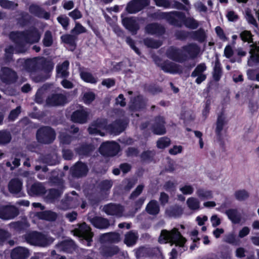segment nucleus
Listing matches in <instances>:
<instances>
[{
  "mask_svg": "<svg viewBox=\"0 0 259 259\" xmlns=\"http://www.w3.org/2000/svg\"><path fill=\"white\" fill-rule=\"evenodd\" d=\"M21 112L20 107H17L15 110H12L9 115V118L11 120L15 119Z\"/></svg>",
  "mask_w": 259,
  "mask_h": 259,
  "instance_id": "nucleus-57",
  "label": "nucleus"
},
{
  "mask_svg": "<svg viewBox=\"0 0 259 259\" xmlns=\"http://www.w3.org/2000/svg\"><path fill=\"white\" fill-rule=\"evenodd\" d=\"M144 44L147 47L152 48H157L161 46V43L160 42L154 41L151 39H145Z\"/></svg>",
  "mask_w": 259,
  "mask_h": 259,
  "instance_id": "nucleus-45",
  "label": "nucleus"
},
{
  "mask_svg": "<svg viewBox=\"0 0 259 259\" xmlns=\"http://www.w3.org/2000/svg\"><path fill=\"white\" fill-rule=\"evenodd\" d=\"M249 51L250 57L248 60L247 64L249 66L259 63V47L256 45H251Z\"/></svg>",
  "mask_w": 259,
  "mask_h": 259,
  "instance_id": "nucleus-13",
  "label": "nucleus"
},
{
  "mask_svg": "<svg viewBox=\"0 0 259 259\" xmlns=\"http://www.w3.org/2000/svg\"><path fill=\"white\" fill-rule=\"evenodd\" d=\"M9 237L10 234L8 232L0 230V244H3Z\"/></svg>",
  "mask_w": 259,
  "mask_h": 259,
  "instance_id": "nucleus-54",
  "label": "nucleus"
},
{
  "mask_svg": "<svg viewBox=\"0 0 259 259\" xmlns=\"http://www.w3.org/2000/svg\"><path fill=\"white\" fill-rule=\"evenodd\" d=\"M196 194L201 200L209 199L213 197V194L211 191L202 188L198 189L196 192Z\"/></svg>",
  "mask_w": 259,
  "mask_h": 259,
  "instance_id": "nucleus-23",
  "label": "nucleus"
},
{
  "mask_svg": "<svg viewBox=\"0 0 259 259\" xmlns=\"http://www.w3.org/2000/svg\"><path fill=\"white\" fill-rule=\"evenodd\" d=\"M99 150L102 155L112 156L118 152L119 146L115 142H107L102 144Z\"/></svg>",
  "mask_w": 259,
  "mask_h": 259,
  "instance_id": "nucleus-6",
  "label": "nucleus"
},
{
  "mask_svg": "<svg viewBox=\"0 0 259 259\" xmlns=\"http://www.w3.org/2000/svg\"><path fill=\"white\" fill-rule=\"evenodd\" d=\"M57 20L64 28L66 29L67 28L68 25V19L67 17L60 16L58 17Z\"/></svg>",
  "mask_w": 259,
  "mask_h": 259,
  "instance_id": "nucleus-60",
  "label": "nucleus"
},
{
  "mask_svg": "<svg viewBox=\"0 0 259 259\" xmlns=\"http://www.w3.org/2000/svg\"><path fill=\"white\" fill-rule=\"evenodd\" d=\"M186 239L183 237L178 229L174 228L170 231L163 230L159 237V242L161 243H171L176 246L184 247Z\"/></svg>",
  "mask_w": 259,
  "mask_h": 259,
  "instance_id": "nucleus-3",
  "label": "nucleus"
},
{
  "mask_svg": "<svg viewBox=\"0 0 259 259\" xmlns=\"http://www.w3.org/2000/svg\"><path fill=\"white\" fill-rule=\"evenodd\" d=\"M104 210L108 214L120 217L121 215L123 208L120 205L110 204L105 206Z\"/></svg>",
  "mask_w": 259,
  "mask_h": 259,
  "instance_id": "nucleus-16",
  "label": "nucleus"
},
{
  "mask_svg": "<svg viewBox=\"0 0 259 259\" xmlns=\"http://www.w3.org/2000/svg\"><path fill=\"white\" fill-rule=\"evenodd\" d=\"M92 224L96 228L99 229H104L109 226V223L107 220L96 217L91 220Z\"/></svg>",
  "mask_w": 259,
  "mask_h": 259,
  "instance_id": "nucleus-20",
  "label": "nucleus"
},
{
  "mask_svg": "<svg viewBox=\"0 0 259 259\" xmlns=\"http://www.w3.org/2000/svg\"><path fill=\"white\" fill-rule=\"evenodd\" d=\"M11 255L12 259H26L29 256V252L27 248L18 247L12 250Z\"/></svg>",
  "mask_w": 259,
  "mask_h": 259,
  "instance_id": "nucleus-14",
  "label": "nucleus"
},
{
  "mask_svg": "<svg viewBox=\"0 0 259 259\" xmlns=\"http://www.w3.org/2000/svg\"><path fill=\"white\" fill-rule=\"evenodd\" d=\"M59 139L60 140V142L64 144H68L70 143L71 141V137L64 133H61L60 134L59 136Z\"/></svg>",
  "mask_w": 259,
  "mask_h": 259,
  "instance_id": "nucleus-50",
  "label": "nucleus"
},
{
  "mask_svg": "<svg viewBox=\"0 0 259 259\" xmlns=\"http://www.w3.org/2000/svg\"><path fill=\"white\" fill-rule=\"evenodd\" d=\"M80 76L81 78L87 82L95 83L97 81V79L94 77L91 73L87 71H81Z\"/></svg>",
  "mask_w": 259,
  "mask_h": 259,
  "instance_id": "nucleus-35",
  "label": "nucleus"
},
{
  "mask_svg": "<svg viewBox=\"0 0 259 259\" xmlns=\"http://www.w3.org/2000/svg\"><path fill=\"white\" fill-rule=\"evenodd\" d=\"M206 67L204 63L198 65L194 71L192 73V76L196 77L197 75L200 74H204L203 72L206 70Z\"/></svg>",
  "mask_w": 259,
  "mask_h": 259,
  "instance_id": "nucleus-40",
  "label": "nucleus"
},
{
  "mask_svg": "<svg viewBox=\"0 0 259 259\" xmlns=\"http://www.w3.org/2000/svg\"><path fill=\"white\" fill-rule=\"evenodd\" d=\"M38 218L48 221H54L57 217V214L51 211H46L37 214Z\"/></svg>",
  "mask_w": 259,
  "mask_h": 259,
  "instance_id": "nucleus-33",
  "label": "nucleus"
},
{
  "mask_svg": "<svg viewBox=\"0 0 259 259\" xmlns=\"http://www.w3.org/2000/svg\"><path fill=\"white\" fill-rule=\"evenodd\" d=\"M138 239L137 234L130 232L127 233L125 236L124 243L128 246L134 245Z\"/></svg>",
  "mask_w": 259,
  "mask_h": 259,
  "instance_id": "nucleus-32",
  "label": "nucleus"
},
{
  "mask_svg": "<svg viewBox=\"0 0 259 259\" xmlns=\"http://www.w3.org/2000/svg\"><path fill=\"white\" fill-rule=\"evenodd\" d=\"M162 68L164 71L171 73H179L181 71L180 67L174 63H165L162 66Z\"/></svg>",
  "mask_w": 259,
  "mask_h": 259,
  "instance_id": "nucleus-25",
  "label": "nucleus"
},
{
  "mask_svg": "<svg viewBox=\"0 0 259 259\" xmlns=\"http://www.w3.org/2000/svg\"><path fill=\"white\" fill-rule=\"evenodd\" d=\"M69 62L67 61H64L62 64L59 65L57 68V76L63 77L68 75V67Z\"/></svg>",
  "mask_w": 259,
  "mask_h": 259,
  "instance_id": "nucleus-22",
  "label": "nucleus"
},
{
  "mask_svg": "<svg viewBox=\"0 0 259 259\" xmlns=\"http://www.w3.org/2000/svg\"><path fill=\"white\" fill-rule=\"evenodd\" d=\"M208 220V218L206 215H199L196 217V221L199 226H202L205 222Z\"/></svg>",
  "mask_w": 259,
  "mask_h": 259,
  "instance_id": "nucleus-62",
  "label": "nucleus"
},
{
  "mask_svg": "<svg viewBox=\"0 0 259 259\" xmlns=\"http://www.w3.org/2000/svg\"><path fill=\"white\" fill-rule=\"evenodd\" d=\"M26 240L31 245L39 246H47L53 241L52 238H47L45 236L36 232L27 234Z\"/></svg>",
  "mask_w": 259,
  "mask_h": 259,
  "instance_id": "nucleus-4",
  "label": "nucleus"
},
{
  "mask_svg": "<svg viewBox=\"0 0 259 259\" xmlns=\"http://www.w3.org/2000/svg\"><path fill=\"white\" fill-rule=\"evenodd\" d=\"M153 133L156 135H162L165 134L164 121L162 117H157L155 118L154 123L152 125Z\"/></svg>",
  "mask_w": 259,
  "mask_h": 259,
  "instance_id": "nucleus-15",
  "label": "nucleus"
},
{
  "mask_svg": "<svg viewBox=\"0 0 259 259\" xmlns=\"http://www.w3.org/2000/svg\"><path fill=\"white\" fill-rule=\"evenodd\" d=\"M146 210L150 214L155 215L159 211V207L157 202L151 200L146 206Z\"/></svg>",
  "mask_w": 259,
  "mask_h": 259,
  "instance_id": "nucleus-26",
  "label": "nucleus"
},
{
  "mask_svg": "<svg viewBox=\"0 0 259 259\" xmlns=\"http://www.w3.org/2000/svg\"><path fill=\"white\" fill-rule=\"evenodd\" d=\"M200 49L195 44H190L183 49L177 50L173 48H169L167 52V57L174 60L181 62L186 59L187 56L190 58L195 57L199 53Z\"/></svg>",
  "mask_w": 259,
  "mask_h": 259,
  "instance_id": "nucleus-2",
  "label": "nucleus"
},
{
  "mask_svg": "<svg viewBox=\"0 0 259 259\" xmlns=\"http://www.w3.org/2000/svg\"><path fill=\"white\" fill-rule=\"evenodd\" d=\"M30 12L39 17H43L46 19L49 18L50 15L48 13L44 12L37 6L33 5L30 7Z\"/></svg>",
  "mask_w": 259,
  "mask_h": 259,
  "instance_id": "nucleus-28",
  "label": "nucleus"
},
{
  "mask_svg": "<svg viewBox=\"0 0 259 259\" xmlns=\"http://www.w3.org/2000/svg\"><path fill=\"white\" fill-rule=\"evenodd\" d=\"M95 98V94L92 92L85 93L83 95V102L87 104L91 103Z\"/></svg>",
  "mask_w": 259,
  "mask_h": 259,
  "instance_id": "nucleus-47",
  "label": "nucleus"
},
{
  "mask_svg": "<svg viewBox=\"0 0 259 259\" xmlns=\"http://www.w3.org/2000/svg\"><path fill=\"white\" fill-rule=\"evenodd\" d=\"M22 187V182L18 179L12 180L9 184V188L10 191L14 194L19 193Z\"/></svg>",
  "mask_w": 259,
  "mask_h": 259,
  "instance_id": "nucleus-24",
  "label": "nucleus"
},
{
  "mask_svg": "<svg viewBox=\"0 0 259 259\" xmlns=\"http://www.w3.org/2000/svg\"><path fill=\"white\" fill-rule=\"evenodd\" d=\"M144 186L142 185H139L136 190L132 193L131 195V198H134L139 196L143 191Z\"/></svg>",
  "mask_w": 259,
  "mask_h": 259,
  "instance_id": "nucleus-56",
  "label": "nucleus"
},
{
  "mask_svg": "<svg viewBox=\"0 0 259 259\" xmlns=\"http://www.w3.org/2000/svg\"><path fill=\"white\" fill-rule=\"evenodd\" d=\"M43 41L44 45L46 47H49L52 45L53 38L50 32L47 31L46 32Z\"/></svg>",
  "mask_w": 259,
  "mask_h": 259,
  "instance_id": "nucleus-46",
  "label": "nucleus"
},
{
  "mask_svg": "<svg viewBox=\"0 0 259 259\" xmlns=\"http://www.w3.org/2000/svg\"><path fill=\"white\" fill-rule=\"evenodd\" d=\"M88 117V112L81 108L73 113L71 116V119L75 122L83 123L87 121Z\"/></svg>",
  "mask_w": 259,
  "mask_h": 259,
  "instance_id": "nucleus-12",
  "label": "nucleus"
},
{
  "mask_svg": "<svg viewBox=\"0 0 259 259\" xmlns=\"http://www.w3.org/2000/svg\"><path fill=\"white\" fill-rule=\"evenodd\" d=\"M146 32L149 34H160L163 32V28L156 24L147 25L145 28Z\"/></svg>",
  "mask_w": 259,
  "mask_h": 259,
  "instance_id": "nucleus-27",
  "label": "nucleus"
},
{
  "mask_svg": "<svg viewBox=\"0 0 259 259\" xmlns=\"http://www.w3.org/2000/svg\"><path fill=\"white\" fill-rule=\"evenodd\" d=\"M11 136L10 133L5 131H0V144H6L10 142Z\"/></svg>",
  "mask_w": 259,
  "mask_h": 259,
  "instance_id": "nucleus-41",
  "label": "nucleus"
},
{
  "mask_svg": "<svg viewBox=\"0 0 259 259\" xmlns=\"http://www.w3.org/2000/svg\"><path fill=\"white\" fill-rule=\"evenodd\" d=\"M31 190L35 194H38L44 192V188L40 184H35L33 185Z\"/></svg>",
  "mask_w": 259,
  "mask_h": 259,
  "instance_id": "nucleus-52",
  "label": "nucleus"
},
{
  "mask_svg": "<svg viewBox=\"0 0 259 259\" xmlns=\"http://www.w3.org/2000/svg\"><path fill=\"white\" fill-rule=\"evenodd\" d=\"M222 74V71L221 68L220 63L218 60H217L215 63L214 67L213 76L215 80H219Z\"/></svg>",
  "mask_w": 259,
  "mask_h": 259,
  "instance_id": "nucleus-37",
  "label": "nucleus"
},
{
  "mask_svg": "<svg viewBox=\"0 0 259 259\" xmlns=\"http://www.w3.org/2000/svg\"><path fill=\"white\" fill-rule=\"evenodd\" d=\"M54 131L49 127H44L38 130L37 133V140L42 143L48 144L55 138Z\"/></svg>",
  "mask_w": 259,
  "mask_h": 259,
  "instance_id": "nucleus-5",
  "label": "nucleus"
},
{
  "mask_svg": "<svg viewBox=\"0 0 259 259\" xmlns=\"http://www.w3.org/2000/svg\"><path fill=\"white\" fill-rule=\"evenodd\" d=\"M66 102V99L63 95H55L48 98L47 100V104L51 106L63 105Z\"/></svg>",
  "mask_w": 259,
  "mask_h": 259,
  "instance_id": "nucleus-17",
  "label": "nucleus"
},
{
  "mask_svg": "<svg viewBox=\"0 0 259 259\" xmlns=\"http://www.w3.org/2000/svg\"><path fill=\"white\" fill-rule=\"evenodd\" d=\"M226 123V117L223 113H221L219 115L217 122L215 132L217 134L219 135L221 134Z\"/></svg>",
  "mask_w": 259,
  "mask_h": 259,
  "instance_id": "nucleus-30",
  "label": "nucleus"
},
{
  "mask_svg": "<svg viewBox=\"0 0 259 259\" xmlns=\"http://www.w3.org/2000/svg\"><path fill=\"white\" fill-rule=\"evenodd\" d=\"M106 128V121L105 119H98L89 127V132L90 134L99 135L101 136H104L102 130Z\"/></svg>",
  "mask_w": 259,
  "mask_h": 259,
  "instance_id": "nucleus-9",
  "label": "nucleus"
},
{
  "mask_svg": "<svg viewBox=\"0 0 259 259\" xmlns=\"http://www.w3.org/2000/svg\"><path fill=\"white\" fill-rule=\"evenodd\" d=\"M0 5L7 9H14L17 6V4L8 0H0Z\"/></svg>",
  "mask_w": 259,
  "mask_h": 259,
  "instance_id": "nucleus-42",
  "label": "nucleus"
},
{
  "mask_svg": "<svg viewBox=\"0 0 259 259\" xmlns=\"http://www.w3.org/2000/svg\"><path fill=\"white\" fill-rule=\"evenodd\" d=\"M69 16L74 20H76L81 18L82 14L79 10L75 9L69 13Z\"/></svg>",
  "mask_w": 259,
  "mask_h": 259,
  "instance_id": "nucleus-53",
  "label": "nucleus"
},
{
  "mask_svg": "<svg viewBox=\"0 0 259 259\" xmlns=\"http://www.w3.org/2000/svg\"><path fill=\"white\" fill-rule=\"evenodd\" d=\"M17 209L14 206H6L0 208V218L4 220L12 219L17 215Z\"/></svg>",
  "mask_w": 259,
  "mask_h": 259,
  "instance_id": "nucleus-10",
  "label": "nucleus"
},
{
  "mask_svg": "<svg viewBox=\"0 0 259 259\" xmlns=\"http://www.w3.org/2000/svg\"><path fill=\"white\" fill-rule=\"evenodd\" d=\"M212 226L215 227L221 224V220L217 215H213L210 218Z\"/></svg>",
  "mask_w": 259,
  "mask_h": 259,
  "instance_id": "nucleus-64",
  "label": "nucleus"
},
{
  "mask_svg": "<svg viewBox=\"0 0 259 259\" xmlns=\"http://www.w3.org/2000/svg\"><path fill=\"white\" fill-rule=\"evenodd\" d=\"M186 204L188 208L192 210H197L200 208V202L199 200L194 197H189L187 199Z\"/></svg>",
  "mask_w": 259,
  "mask_h": 259,
  "instance_id": "nucleus-21",
  "label": "nucleus"
},
{
  "mask_svg": "<svg viewBox=\"0 0 259 259\" xmlns=\"http://www.w3.org/2000/svg\"><path fill=\"white\" fill-rule=\"evenodd\" d=\"M245 18L248 23L253 25V26L257 27V23L251 14V11L249 9H246L245 11Z\"/></svg>",
  "mask_w": 259,
  "mask_h": 259,
  "instance_id": "nucleus-36",
  "label": "nucleus"
},
{
  "mask_svg": "<svg viewBox=\"0 0 259 259\" xmlns=\"http://www.w3.org/2000/svg\"><path fill=\"white\" fill-rule=\"evenodd\" d=\"M250 232V229L247 227H243L239 232L238 236L240 238H243L249 234Z\"/></svg>",
  "mask_w": 259,
  "mask_h": 259,
  "instance_id": "nucleus-59",
  "label": "nucleus"
},
{
  "mask_svg": "<svg viewBox=\"0 0 259 259\" xmlns=\"http://www.w3.org/2000/svg\"><path fill=\"white\" fill-rule=\"evenodd\" d=\"M144 44L147 47L152 48H157L161 46V43L160 42L154 41L151 39H145Z\"/></svg>",
  "mask_w": 259,
  "mask_h": 259,
  "instance_id": "nucleus-44",
  "label": "nucleus"
},
{
  "mask_svg": "<svg viewBox=\"0 0 259 259\" xmlns=\"http://www.w3.org/2000/svg\"><path fill=\"white\" fill-rule=\"evenodd\" d=\"M103 236L112 242H118L120 240V235L115 233H111L104 234Z\"/></svg>",
  "mask_w": 259,
  "mask_h": 259,
  "instance_id": "nucleus-43",
  "label": "nucleus"
},
{
  "mask_svg": "<svg viewBox=\"0 0 259 259\" xmlns=\"http://www.w3.org/2000/svg\"><path fill=\"white\" fill-rule=\"evenodd\" d=\"M149 4V0H133L128 3L126 11L131 14L136 13Z\"/></svg>",
  "mask_w": 259,
  "mask_h": 259,
  "instance_id": "nucleus-8",
  "label": "nucleus"
},
{
  "mask_svg": "<svg viewBox=\"0 0 259 259\" xmlns=\"http://www.w3.org/2000/svg\"><path fill=\"white\" fill-rule=\"evenodd\" d=\"M234 195L235 198L240 201L244 200L247 199L249 196L248 193L244 190L237 191L235 192Z\"/></svg>",
  "mask_w": 259,
  "mask_h": 259,
  "instance_id": "nucleus-39",
  "label": "nucleus"
},
{
  "mask_svg": "<svg viewBox=\"0 0 259 259\" xmlns=\"http://www.w3.org/2000/svg\"><path fill=\"white\" fill-rule=\"evenodd\" d=\"M226 17L229 21L233 22L237 21L238 18V15L233 11H229L228 12Z\"/></svg>",
  "mask_w": 259,
  "mask_h": 259,
  "instance_id": "nucleus-51",
  "label": "nucleus"
},
{
  "mask_svg": "<svg viewBox=\"0 0 259 259\" xmlns=\"http://www.w3.org/2000/svg\"><path fill=\"white\" fill-rule=\"evenodd\" d=\"M226 213L233 223L237 224L240 222V215L237 210L229 209L226 211Z\"/></svg>",
  "mask_w": 259,
  "mask_h": 259,
  "instance_id": "nucleus-29",
  "label": "nucleus"
},
{
  "mask_svg": "<svg viewBox=\"0 0 259 259\" xmlns=\"http://www.w3.org/2000/svg\"><path fill=\"white\" fill-rule=\"evenodd\" d=\"M210 110V103L208 101L205 103V106L202 110V114L204 119L207 117Z\"/></svg>",
  "mask_w": 259,
  "mask_h": 259,
  "instance_id": "nucleus-63",
  "label": "nucleus"
},
{
  "mask_svg": "<svg viewBox=\"0 0 259 259\" xmlns=\"http://www.w3.org/2000/svg\"><path fill=\"white\" fill-rule=\"evenodd\" d=\"M40 35L35 29L26 33L12 32L10 34V39L16 44L17 50L16 52H22L23 50L19 48L25 46L26 44H31L38 42L40 39Z\"/></svg>",
  "mask_w": 259,
  "mask_h": 259,
  "instance_id": "nucleus-1",
  "label": "nucleus"
},
{
  "mask_svg": "<svg viewBox=\"0 0 259 259\" xmlns=\"http://www.w3.org/2000/svg\"><path fill=\"white\" fill-rule=\"evenodd\" d=\"M72 174L75 177H81L85 175L87 171L88 168L84 163L81 162L77 163L73 167Z\"/></svg>",
  "mask_w": 259,
  "mask_h": 259,
  "instance_id": "nucleus-19",
  "label": "nucleus"
},
{
  "mask_svg": "<svg viewBox=\"0 0 259 259\" xmlns=\"http://www.w3.org/2000/svg\"><path fill=\"white\" fill-rule=\"evenodd\" d=\"M185 25L190 28L195 29L198 26V23L192 18H188L185 22Z\"/></svg>",
  "mask_w": 259,
  "mask_h": 259,
  "instance_id": "nucleus-49",
  "label": "nucleus"
},
{
  "mask_svg": "<svg viewBox=\"0 0 259 259\" xmlns=\"http://www.w3.org/2000/svg\"><path fill=\"white\" fill-rule=\"evenodd\" d=\"M73 247V243L72 241H64L57 245V249L59 251L70 252Z\"/></svg>",
  "mask_w": 259,
  "mask_h": 259,
  "instance_id": "nucleus-31",
  "label": "nucleus"
},
{
  "mask_svg": "<svg viewBox=\"0 0 259 259\" xmlns=\"http://www.w3.org/2000/svg\"><path fill=\"white\" fill-rule=\"evenodd\" d=\"M16 75L15 72L8 68H4L1 73V79L5 82L13 81L16 78Z\"/></svg>",
  "mask_w": 259,
  "mask_h": 259,
  "instance_id": "nucleus-18",
  "label": "nucleus"
},
{
  "mask_svg": "<svg viewBox=\"0 0 259 259\" xmlns=\"http://www.w3.org/2000/svg\"><path fill=\"white\" fill-rule=\"evenodd\" d=\"M170 144V140L166 137L160 138L157 142V146L158 148L164 149L168 147Z\"/></svg>",
  "mask_w": 259,
  "mask_h": 259,
  "instance_id": "nucleus-38",
  "label": "nucleus"
},
{
  "mask_svg": "<svg viewBox=\"0 0 259 259\" xmlns=\"http://www.w3.org/2000/svg\"><path fill=\"white\" fill-rule=\"evenodd\" d=\"M156 5L159 7L168 8L170 6L169 3L167 0H154Z\"/></svg>",
  "mask_w": 259,
  "mask_h": 259,
  "instance_id": "nucleus-61",
  "label": "nucleus"
},
{
  "mask_svg": "<svg viewBox=\"0 0 259 259\" xmlns=\"http://www.w3.org/2000/svg\"><path fill=\"white\" fill-rule=\"evenodd\" d=\"M224 240L226 242L234 244L236 242V237L233 233H230L225 236Z\"/></svg>",
  "mask_w": 259,
  "mask_h": 259,
  "instance_id": "nucleus-58",
  "label": "nucleus"
},
{
  "mask_svg": "<svg viewBox=\"0 0 259 259\" xmlns=\"http://www.w3.org/2000/svg\"><path fill=\"white\" fill-rule=\"evenodd\" d=\"M179 190L184 195H190L193 193L194 188L192 185L186 183L180 185Z\"/></svg>",
  "mask_w": 259,
  "mask_h": 259,
  "instance_id": "nucleus-34",
  "label": "nucleus"
},
{
  "mask_svg": "<svg viewBox=\"0 0 259 259\" xmlns=\"http://www.w3.org/2000/svg\"><path fill=\"white\" fill-rule=\"evenodd\" d=\"M73 234L74 235L82 237L88 242V245H90V242L92 241V238L93 234L91 232V228L86 224L83 223L79 226L78 228L74 230Z\"/></svg>",
  "mask_w": 259,
  "mask_h": 259,
  "instance_id": "nucleus-7",
  "label": "nucleus"
},
{
  "mask_svg": "<svg viewBox=\"0 0 259 259\" xmlns=\"http://www.w3.org/2000/svg\"><path fill=\"white\" fill-rule=\"evenodd\" d=\"M123 25L129 31L135 32L139 28L137 19L133 17H124L121 16Z\"/></svg>",
  "mask_w": 259,
  "mask_h": 259,
  "instance_id": "nucleus-11",
  "label": "nucleus"
},
{
  "mask_svg": "<svg viewBox=\"0 0 259 259\" xmlns=\"http://www.w3.org/2000/svg\"><path fill=\"white\" fill-rule=\"evenodd\" d=\"M241 39L244 41L250 42L252 40V35L250 31L244 30L240 34Z\"/></svg>",
  "mask_w": 259,
  "mask_h": 259,
  "instance_id": "nucleus-48",
  "label": "nucleus"
},
{
  "mask_svg": "<svg viewBox=\"0 0 259 259\" xmlns=\"http://www.w3.org/2000/svg\"><path fill=\"white\" fill-rule=\"evenodd\" d=\"M183 148L181 146H174L169 150V152L171 155H176L182 151Z\"/></svg>",
  "mask_w": 259,
  "mask_h": 259,
  "instance_id": "nucleus-55",
  "label": "nucleus"
}]
</instances>
